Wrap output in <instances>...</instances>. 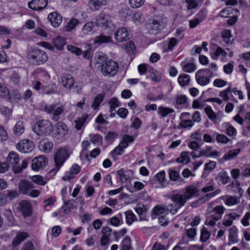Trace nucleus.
I'll list each match as a JSON object with an SVG mask.
<instances>
[{"mask_svg":"<svg viewBox=\"0 0 250 250\" xmlns=\"http://www.w3.org/2000/svg\"><path fill=\"white\" fill-rule=\"evenodd\" d=\"M240 152V149L230 150L224 155L223 158L226 161L231 160L235 157Z\"/></svg>","mask_w":250,"mask_h":250,"instance_id":"obj_30","label":"nucleus"},{"mask_svg":"<svg viewBox=\"0 0 250 250\" xmlns=\"http://www.w3.org/2000/svg\"><path fill=\"white\" fill-rule=\"evenodd\" d=\"M74 83V78L70 75L64 76L62 78V84L63 87L66 88H71Z\"/></svg>","mask_w":250,"mask_h":250,"instance_id":"obj_20","label":"nucleus"},{"mask_svg":"<svg viewBox=\"0 0 250 250\" xmlns=\"http://www.w3.org/2000/svg\"><path fill=\"white\" fill-rule=\"evenodd\" d=\"M127 173V172L124 169H121L117 171V173L120 176L122 183H125L129 179Z\"/></svg>","mask_w":250,"mask_h":250,"instance_id":"obj_42","label":"nucleus"},{"mask_svg":"<svg viewBox=\"0 0 250 250\" xmlns=\"http://www.w3.org/2000/svg\"><path fill=\"white\" fill-rule=\"evenodd\" d=\"M110 104V112H112L115 108L119 106V102L116 98H113L109 102Z\"/></svg>","mask_w":250,"mask_h":250,"instance_id":"obj_49","label":"nucleus"},{"mask_svg":"<svg viewBox=\"0 0 250 250\" xmlns=\"http://www.w3.org/2000/svg\"><path fill=\"white\" fill-rule=\"evenodd\" d=\"M47 3V0H32L28 2V6L33 10L40 11L44 8Z\"/></svg>","mask_w":250,"mask_h":250,"instance_id":"obj_13","label":"nucleus"},{"mask_svg":"<svg viewBox=\"0 0 250 250\" xmlns=\"http://www.w3.org/2000/svg\"><path fill=\"white\" fill-rule=\"evenodd\" d=\"M210 236V232L208 231L207 229L205 227H203L201 229L200 240L203 242H206L209 238Z\"/></svg>","mask_w":250,"mask_h":250,"instance_id":"obj_40","label":"nucleus"},{"mask_svg":"<svg viewBox=\"0 0 250 250\" xmlns=\"http://www.w3.org/2000/svg\"><path fill=\"white\" fill-rule=\"evenodd\" d=\"M28 236L26 232H21L19 233L13 240L12 244L14 247L18 246L21 242Z\"/></svg>","mask_w":250,"mask_h":250,"instance_id":"obj_22","label":"nucleus"},{"mask_svg":"<svg viewBox=\"0 0 250 250\" xmlns=\"http://www.w3.org/2000/svg\"><path fill=\"white\" fill-rule=\"evenodd\" d=\"M110 0H89L88 6L92 11H97L102 6L106 5Z\"/></svg>","mask_w":250,"mask_h":250,"instance_id":"obj_15","label":"nucleus"},{"mask_svg":"<svg viewBox=\"0 0 250 250\" xmlns=\"http://www.w3.org/2000/svg\"><path fill=\"white\" fill-rule=\"evenodd\" d=\"M222 38L224 41L227 43H231L230 38H231V32L229 30H226L222 32Z\"/></svg>","mask_w":250,"mask_h":250,"instance_id":"obj_53","label":"nucleus"},{"mask_svg":"<svg viewBox=\"0 0 250 250\" xmlns=\"http://www.w3.org/2000/svg\"><path fill=\"white\" fill-rule=\"evenodd\" d=\"M174 112V110L169 107L159 106L158 108V114L163 118L167 117L169 114L173 113Z\"/></svg>","mask_w":250,"mask_h":250,"instance_id":"obj_26","label":"nucleus"},{"mask_svg":"<svg viewBox=\"0 0 250 250\" xmlns=\"http://www.w3.org/2000/svg\"><path fill=\"white\" fill-rule=\"evenodd\" d=\"M111 41L112 39L110 36L101 35L95 38L94 42L95 43L102 44L110 42Z\"/></svg>","mask_w":250,"mask_h":250,"instance_id":"obj_28","label":"nucleus"},{"mask_svg":"<svg viewBox=\"0 0 250 250\" xmlns=\"http://www.w3.org/2000/svg\"><path fill=\"white\" fill-rule=\"evenodd\" d=\"M180 125L183 128L191 127L194 125V123L191 120H185L180 123Z\"/></svg>","mask_w":250,"mask_h":250,"instance_id":"obj_58","label":"nucleus"},{"mask_svg":"<svg viewBox=\"0 0 250 250\" xmlns=\"http://www.w3.org/2000/svg\"><path fill=\"white\" fill-rule=\"evenodd\" d=\"M204 70H198L195 74V79L197 83L200 85H207L210 83V79L202 74Z\"/></svg>","mask_w":250,"mask_h":250,"instance_id":"obj_18","label":"nucleus"},{"mask_svg":"<svg viewBox=\"0 0 250 250\" xmlns=\"http://www.w3.org/2000/svg\"><path fill=\"white\" fill-rule=\"evenodd\" d=\"M179 209V207H178V206L175 204H171L167 206V210L172 214H175Z\"/></svg>","mask_w":250,"mask_h":250,"instance_id":"obj_61","label":"nucleus"},{"mask_svg":"<svg viewBox=\"0 0 250 250\" xmlns=\"http://www.w3.org/2000/svg\"><path fill=\"white\" fill-rule=\"evenodd\" d=\"M88 117L87 115H83L75 121V127L77 130H80L84 125Z\"/></svg>","mask_w":250,"mask_h":250,"instance_id":"obj_33","label":"nucleus"},{"mask_svg":"<svg viewBox=\"0 0 250 250\" xmlns=\"http://www.w3.org/2000/svg\"><path fill=\"white\" fill-rule=\"evenodd\" d=\"M53 42L54 45L59 50L62 49L66 43L65 39L61 37H57L54 40Z\"/></svg>","mask_w":250,"mask_h":250,"instance_id":"obj_29","label":"nucleus"},{"mask_svg":"<svg viewBox=\"0 0 250 250\" xmlns=\"http://www.w3.org/2000/svg\"><path fill=\"white\" fill-rule=\"evenodd\" d=\"M47 158L44 156H39L34 158L32 161V168L34 170H38L47 165Z\"/></svg>","mask_w":250,"mask_h":250,"instance_id":"obj_11","label":"nucleus"},{"mask_svg":"<svg viewBox=\"0 0 250 250\" xmlns=\"http://www.w3.org/2000/svg\"><path fill=\"white\" fill-rule=\"evenodd\" d=\"M198 192L197 188L194 186H189L186 188V192L184 194L188 200L195 196Z\"/></svg>","mask_w":250,"mask_h":250,"instance_id":"obj_24","label":"nucleus"},{"mask_svg":"<svg viewBox=\"0 0 250 250\" xmlns=\"http://www.w3.org/2000/svg\"><path fill=\"white\" fill-rule=\"evenodd\" d=\"M196 69V65L191 63H188L183 65V70L186 72L191 73Z\"/></svg>","mask_w":250,"mask_h":250,"instance_id":"obj_48","label":"nucleus"},{"mask_svg":"<svg viewBox=\"0 0 250 250\" xmlns=\"http://www.w3.org/2000/svg\"><path fill=\"white\" fill-rule=\"evenodd\" d=\"M67 50L77 55H80L82 53V50L78 47H76L72 45H68L67 46Z\"/></svg>","mask_w":250,"mask_h":250,"instance_id":"obj_54","label":"nucleus"},{"mask_svg":"<svg viewBox=\"0 0 250 250\" xmlns=\"http://www.w3.org/2000/svg\"><path fill=\"white\" fill-rule=\"evenodd\" d=\"M218 179L223 184H226L229 180V177L225 171H222L219 173Z\"/></svg>","mask_w":250,"mask_h":250,"instance_id":"obj_38","label":"nucleus"},{"mask_svg":"<svg viewBox=\"0 0 250 250\" xmlns=\"http://www.w3.org/2000/svg\"><path fill=\"white\" fill-rule=\"evenodd\" d=\"M216 141L218 143L227 144L230 140L224 134H218L216 136Z\"/></svg>","mask_w":250,"mask_h":250,"instance_id":"obj_50","label":"nucleus"},{"mask_svg":"<svg viewBox=\"0 0 250 250\" xmlns=\"http://www.w3.org/2000/svg\"><path fill=\"white\" fill-rule=\"evenodd\" d=\"M34 188L31 182L25 180L21 181L19 183V189L23 194L27 195L29 191Z\"/></svg>","mask_w":250,"mask_h":250,"instance_id":"obj_17","label":"nucleus"},{"mask_svg":"<svg viewBox=\"0 0 250 250\" xmlns=\"http://www.w3.org/2000/svg\"><path fill=\"white\" fill-rule=\"evenodd\" d=\"M122 215L120 213L117 216H114L112 217L110 219V223L113 226H118L121 223H122Z\"/></svg>","mask_w":250,"mask_h":250,"instance_id":"obj_39","label":"nucleus"},{"mask_svg":"<svg viewBox=\"0 0 250 250\" xmlns=\"http://www.w3.org/2000/svg\"><path fill=\"white\" fill-rule=\"evenodd\" d=\"M104 98V95L102 94L98 95L94 100L93 104H92V107L94 109H97L100 106L101 103L103 102Z\"/></svg>","mask_w":250,"mask_h":250,"instance_id":"obj_36","label":"nucleus"},{"mask_svg":"<svg viewBox=\"0 0 250 250\" xmlns=\"http://www.w3.org/2000/svg\"><path fill=\"white\" fill-rule=\"evenodd\" d=\"M189 81V76L185 74L180 75L178 79V82L181 86H185L188 85Z\"/></svg>","mask_w":250,"mask_h":250,"instance_id":"obj_32","label":"nucleus"},{"mask_svg":"<svg viewBox=\"0 0 250 250\" xmlns=\"http://www.w3.org/2000/svg\"><path fill=\"white\" fill-rule=\"evenodd\" d=\"M204 110L208 117L214 123H216L217 116L211 108L210 106H207L205 108Z\"/></svg>","mask_w":250,"mask_h":250,"instance_id":"obj_35","label":"nucleus"},{"mask_svg":"<svg viewBox=\"0 0 250 250\" xmlns=\"http://www.w3.org/2000/svg\"><path fill=\"white\" fill-rule=\"evenodd\" d=\"M53 147V142L47 138L42 139L39 143L40 150L45 153H49Z\"/></svg>","mask_w":250,"mask_h":250,"instance_id":"obj_14","label":"nucleus"},{"mask_svg":"<svg viewBox=\"0 0 250 250\" xmlns=\"http://www.w3.org/2000/svg\"><path fill=\"white\" fill-rule=\"evenodd\" d=\"M20 212L25 217L31 215L32 208L31 204L27 201H22L19 204Z\"/></svg>","mask_w":250,"mask_h":250,"instance_id":"obj_12","label":"nucleus"},{"mask_svg":"<svg viewBox=\"0 0 250 250\" xmlns=\"http://www.w3.org/2000/svg\"><path fill=\"white\" fill-rule=\"evenodd\" d=\"M21 250H35V248L33 243L28 241L24 244Z\"/></svg>","mask_w":250,"mask_h":250,"instance_id":"obj_64","label":"nucleus"},{"mask_svg":"<svg viewBox=\"0 0 250 250\" xmlns=\"http://www.w3.org/2000/svg\"><path fill=\"white\" fill-rule=\"evenodd\" d=\"M131 14L130 9L127 6H125L120 11V14L124 18H126L128 16H130Z\"/></svg>","mask_w":250,"mask_h":250,"instance_id":"obj_60","label":"nucleus"},{"mask_svg":"<svg viewBox=\"0 0 250 250\" xmlns=\"http://www.w3.org/2000/svg\"><path fill=\"white\" fill-rule=\"evenodd\" d=\"M28 236L26 232H21L19 233L13 240L12 244L14 247L18 246L21 242Z\"/></svg>","mask_w":250,"mask_h":250,"instance_id":"obj_21","label":"nucleus"},{"mask_svg":"<svg viewBox=\"0 0 250 250\" xmlns=\"http://www.w3.org/2000/svg\"><path fill=\"white\" fill-rule=\"evenodd\" d=\"M231 87L229 86L226 90L222 91L219 93V96L221 98H223V99L224 101H228L229 100V93L231 92Z\"/></svg>","mask_w":250,"mask_h":250,"instance_id":"obj_55","label":"nucleus"},{"mask_svg":"<svg viewBox=\"0 0 250 250\" xmlns=\"http://www.w3.org/2000/svg\"><path fill=\"white\" fill-rule=\"evenodd\" d=\"M79 21L77 19H72L66 26V30L67 31H70L73 29H74L75 27V26L79 24Z\"/></svg>","mask_w":250,"mask_h":250,"instance_id":"obj_44","label":"nucleus"},{"mask_svg":"<svg viewBox=\"0 0 250 250\" xmlns=\"http://www.w3.org/2000/svg\"><path fill=\"white\" fill-rule=\"evenodd\" d=\"M67 126L62 122L58 123L55 127L53 137L57 140L63 139L68 133Z\"/></svg>","mask_w":250,"mask_h":250,"instance_id":"obj_8","label":"nucleus"},{"mask_svg":"<svg viewBox=\"0 0 250 250\" xmlns=\"http://www.w3.org/2000/svg\"><path fill=\"white\" fill-rule=\"evenodd\" d=\"M17 149L22 153H29L34 149V145L29 140H23L20 141L16 146Z\"/></svg>","mask_w":250,"mask_h":250,"instance_id":"obj_9","label":"nucleus"},{"mask_svg":"<svg viewBox=\"0 0 250 250\" xmlns=\"http://www.w3.org/2000/svg\"><path fill=\"white\" fill-rule=\"evenodd\" d=\"M69 154L67 150L65 148H60L56 151L54 156L55 164V168L52 171L56 172L63 165L66 160L69 157Z\"/></svg>","mask_w":250,"mask_h":250,"instance_id":"obj_6","label":"nucleus"},{"mask_svg":"<svg viewBox=\"0 0 250 250\" xmlns=\"http://www.w3.org/2000/svg\"><path fill=\"white\" fill-rule=\"evenodd\" d=\"M131 247V239L128 236H126L123 240L121 245V250H132Z\"/></svg>","mask_w":250,"mask_h":250,"instance_id":"obj_31","label":"nucleus"},{"mask_svg":"<svg viewBox=\"0 0 250 250\" xmlns=\"http://www.w3.org/2000/svg\"><path fill=\"white\" fill-rule=\"evenodd\" d=\"M250 219V212H247L241 220V223L244 226H248L250 225L249 220Z\"/></svg>","mask_w":250,"mask_h":250,"instance_id":"obj_63","label":"nucleus"},{"mask_svg":"<svg viewBox=\"0 0 250 250\" xmlns=\"http://www.w3.org/2000/svg\"><path fill=\"white\" fill-rule=\"evenodd\" d=\"M189 152L188 151H184L181 153L180 156L177 159V162L179 163L188 164L190 161L188 157Z\"/></svg>","mask_w":250,"mask_h":250,"instance_id":"obj_34","label":"nucleus"},{"mask_svg":"<svg viewBox=\"0 0 250 250\" xmlns=\"http://www.w3.org/2000/svg\"><path fill=\"white\" fill-rule=\"evenodd\" d=\"M144 20L143 14L140 12L135 13L132 17V21L136 24H141Z\"/></svg>","mask_w":250,"mask_h":250,"instance_id":"obj_41","label":"nucleus"},{"mask_svg":"<svg viewBox=\"0 0 250 250\" xmlns=\"http://www.w3.org/2000/svg\"><path fill=\"white\" fill-rule=\"evenodd\" d=\"M32 181L37 184L43 186L45 185L46 182L43 180L42 176L40 175H35L32 177Z\"/></svg>","mask_w":250,"mask_h":250,"instance_id":"obj_47","label":"nucleus"},{"mask_svg":"<svg viewBox=\"0 0 250 250\" xmlns=\"http://www.w3.org/2000/svg\"><path fill=\"white\" fill-rule=\"evenodd\" d=\"M171 199L177 204L176 205L179 207V208L184 206L187 200H188L185 195L180 194L173 195L171 197Z\"/></svg>","mask_w":250,"mask_h":250,"instance_id":"obj_19","label":"nucleus"},{"mask_svg":"<svg viewBox=\"0 0 250 250\" xmlns=\"http://www.w3.org/2000/svg\"><path fill=\"white\" fill-rule=\"evenodd\" d=\"M118 136V134L115 132H109L105 137V140L108 142H112Z\"/></svg>","mask_w":250,"mask_h":250,"instance_id":"obj_59","label":"nucleus"},{"mask_svg":"<svg viewBox=\"0 0 250 250\" xmlns=\"http://www.w3.org/2000/svg\"><path fill=\"white\" fill-rule=\"evenodd\" d=\"M48 20L51 25L55 27H58L62 21V17L57 12H51L48 15Z\"/></svg>","mask_w":250,"mask_h":250,"instance_id":"obj_16","label":"nucleus"},{"mask_svg":"<svg viewBox=\"0 0 250 250\" xmlns=\"http://www.w3.org/2000/svg\"><path fill=\"white\" fill-rule=\"evenodd\" d=\"M216 163L214 161H209L208 163L205 164L204 171H210L216 167Z\"/></svg>","mask_w":250,"mask_h":250,"instance_id":"obj_62","label":"nucleus"},{"mask_svg":"<svg viewBox=\"0 0 250 250\" xmlns=\"http://www.w3.org/2000/svg\"><path fill=\"white\" fill-rule=\"evenodd\" d=\"M8 138V134L4 128L0 125V141L3 142Z\"/></svg>","mask_w":250,"mask_h":250,"instance_id":"obj_57","label":"nucleus"},{"mask_svg":"<svg viewBox=\"0 0 250 250\" xmlns=\"http://www.w3.org/2000/svg\"><path fill=\"white\" fill-rule=\"evenodd\" d=\"M95 23L97 26L105 29L111 28L112 25L109 16L104 13H101L97 16Z\"/></svg>","mask_w":250,"mask_h":250,"instance_id":"obj_7","label":"nucleus"},{"mask_svg":"<svg viewBox=\"0 0 250 250\" xmlns=\"http://www.w3.org/2000/svg\"><path fill=\"white\" fill-rule=\"evenodd\" d=\"M226 127H227L226 133L228 136H232L233 135H236V129L230 124L227 123L226 124Z\"/></svg>","mask_w":250,"mask_h":250,"instance_id":"obj_46","label":"nucleus"},{"mask_svg":"<svg viewBox=\"0 0 250 250\" xmlns=\"http://www.w3.org/2000/svg\"><path fill=\"white\" fill-rule=\"evenodd\" d=\"M187 98L184 95H178L176 97V103L177 104L182 105L186 104Z\"/></svg>","mask_w":250,"mask_h":250,"instance_id":"obj_56","label":"nucleus"},{"mask_svg":"<svg viewBox=\"0 0 250 250\" xmlns=\"http://www.w3.org/2000/svg\"><path fill=\"white\" fill-rule=\"evenodd\" d=\"M96 63L99 64L102 73L104 76H114L118 71V64L116 62L111 60H107L104 55H99Z\"/></svg>","mask_w":250,"mask_h":250,"instance_id":"obj_1","label":"nucleus"},{"mask_svg":"<svg viewBox=\"0 0 250 250\" xmlns=\"http://www.w3.org/2000/svg\"><path fill=\"white\" fill-rule=\"evenodd\" d=\"M226 209L222 206H216L214 208L208 207L206 212V219L205 224L206 225L213 227L216 223L222 218Z\"/></svg>","mask_w":250,"mask_h":250,"instance_id":"obj_2","label":"nucleus"},{"mask_svg":"<svg viewBox=\"0 0 250 250\" xmlns=\"http://www.w3.org/2000/svg\"><path fill=\"white\" fill-rule=\"evenodd\" d=\"M238 203V199L232 196H228L225 201L226 205L229 206L237 204Z\"/></svg>","mask_w":250,"mask_h":250,"instance_id":"obj_52","label":"nucleus"},{"mask_svg":"<svg viewBox=\"0 0 250 250\" xmlns=\"http://www.w3.org/2000/svg\"><path fill=\"white\" fill-rule=\"evenodd\" d=\"M20 156L18 153L14 151H11L6 158V163L10 167H12L15 173H21L23 169L26 168L28 162L24 160L22 162L21 165L19 164Z\"/></svg>","mask_w":250,"mask_h":250,"instance_id":"obj_3","label":"nucleus"},{"mask_svg":"<svg viewBox=\"0 0 250 250\" xmlns=\"http://www.w3.org/2000/svg\"><path fill=\"white\" fill-rule=\"evenodd\" d=\"M57 104L46 105L44 107V110L48 114H52L53 116L55 115V109L57 108Z\"/></svg>","mask_w":250,"mask_h":250,"instance_id":"obj_45","label":"nucleus"},{"mask_svg":"<svg viewBox=\"0 0 250 250\" xmlns=\"http://www.w3.org/2000/svg\"><path fill=\"white\" fill-rule=\"evenodd\" d=\"M29 59L35 65L44 63L48 60V56L45 51L38 48L31 49L28 53Z\"/></svg>","mask_w":250,"mask_h":250,"instance_id":"obj_4","label":"nucleus"},{"mask_svg":"<svg viewBox=\"0 0 250 250\" xmlns=\"http://www.w3.org/2000/svg\"><path fill=\"white\" fill-rule=\"evenodd\" d=\"M32 129L36 134L42 136L48 135L53 131L51 123L46 120L38 121L33 126Z\"/></svg>","mask_w":250,"mask_h":250,"instance_id":"obj_5","label":"nucleus"},{"mask_svg":"<svg viewBox=\"0 0 250 250\" xmlns=\"http://www.w3.org/2000/svg\"><path fill=\"white\" fill-rule=\"evenodd\" d=\"M145 0H129V4L133 8L141 7L145 2Z\"/></svg>","mask_w":250,"mask_h":250,"instance_id":"obj_43","label":"nucleus"},{"mask_svg":"<svg viewBox=\"0 0 250 250\" xmlns=\"http://www.w3.org/2000/svg\"><path fill=\"white\" fill-rule=\"evenodd\" d=\"M131 37V35L128 30L125 27L119 28L115 33V39L116 41L123 42L126 41Z\"/></svg>","mask_w":250,"mask_h":250,"instance_id":"obj_10","label":"nucleus"},{"mask_svg":"<svg viewBox=\"0 0 250 250\" xmlns=\"http://www.w3.org/2000/svg\"><path fill=\"white\" fill-rule=\"evenodd\" d=\"M24 123L23 121L17 122L13 129L14 133L17 136L21 135L24 131Z\"/></svg>","mask_w":250,"mask_h":250,"instance_id":"obj_25","label":"nucleus"},{"mask_svg":"<svg viewBox=\"0 0 250 250\" xmlns=\"http://www.w3.org/2000/svg\"><path fill=\"white\" fill-rule=\"evenodd\" d=\"M126 223L130 225L136 220V216L131 210H128L125 212Z\"/></svg>","mask_w":250,"mask_h":250,"instance_id":"obj_37","label":"nucleus"},{"mask_svg":"<svg viewBox=\"0 0 250 250\" xmlns=\"http://www.w3.org/2000/svg\"><path fill=\"white\" fill-rule=\"evenodd\" d=\"M73 200L64 201L63 205L62 207L61 210L65 214H68L71 210L74 208Z\"/></svg>","mask_w":250,"mask_h":250,"instance_id":"obj_23","label":"nucleus"},{"mask_svg":"<svg viewBox=\"0 0 250 250\" xmlns=\"http://www.w3.org/2000/svg\"><path fill=\"white\" fill-rule=\"evenodd\" d=\"M94 22H88L85 23L82 29V32L84 35H90L93 33Z\"/></svg>","mask_w":250,"mask_h":250,"instance_id":"obj_27","label":"nucleus"},{"mask_svg":"<svg viewBox=\"0 0 250 250\" xmlns=\"http://www.w3.org/2000/svg\"><path fill=\"white\" fill-rule=\"evenodd\" d=\"M168 174L170 179L172 181H177L180 177L178 172L172 169L168 170Z\"/></svg>","mask_w":250,"mask_h":250,"instance_id":"obj_51","label":"nucleus"}]
</instances>
